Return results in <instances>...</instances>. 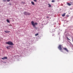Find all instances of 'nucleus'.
Returning a JSON list of instances; mask_svg holds the SVG:
<instances>
[{
  "label": "nucleus",
  "mask_w": 73,
  "mask_h": 73,
  "mask_svg": "<svg viewBox=\"0 0 73 73\" xmlns=\"http://www.w3.org/2000/svg\"><path fill=\"white\" fill-rule=\"evenodd\" d=\"M58 48L62 52V45H59V46L58 47Z\"/></svg>",
  "instance_id": "f03ea898"
},
{
  "label": "nucleus",
  "mask_w": 73,
  "mask_h": 73,
  "mask_svg": "<svg viewBox=\"0 0 73 73\" xmlns=\"http://www.w3.org/2000/svg\"><path fill=\"white\" fill-rule=\"evenodd\" d=\"M47 18L48 19V18H49V17H47Z\"/></svg>",
  "instance_id": "5701e85b"
},
{
  "label": "nucleus",
  "mask_w": 73,
  "mask_h": 73,
  "mask_svg": "<svg viewBox=\"0 0 73 73\" xmlns=\"http://www.w3.org/2000/svg\"><path fill=\"white\" fill-rule=\"evenodd\" d=\"M2 60H5V59H7V57L5 56V57H4L3 58H2Z\"/></svg>",
  "instance_id": "423d86ee"
},
{
  "label": "nucleus",
  "mask_w": 73,
  "mask_h": 73,
  "mask_svg": "<svg viewBox=\"0 0 73 73\" xmlns=\"http://www.w3.org/2000/svg\"><path fill=\"white\" fill-rule=\"evenodd\" d=\"M7 23H9V20L8 19H7Z\"/></svg>",
  "instance_id": "4468645a"
},
{
  "label": "nucleus",
  "mask_w": 73,
  "mask_h": 73,
  "mask_svg": "<svg viewBox=\"0 0 73 73\" xmlns=\"http://www.w3.org/2000/svg\"><path fill=\"white\" fill-rule=\"evenodd\" d=\"M3 1L4 2L6 1V0H3Z\"/></svg>",
  "instance_id": "412c9836"
},
{
  "label": "nucleus",
  "mask_w": 73,
  "mask_h": 73,
  "mask_svg": "<svg viewBox=\"0 0 73 73\" xmlns=\"http://www.w3.org/2000/svg\"><path fill=\"white\" fill-rule=\"evenodd\" d=\"M31 24L33 25V27L36 30H37L38 29V27H36V25H38V23L37 22L35 23L33 21H32L31 22Z\"/></svg>",
  "instance_id": "f257e3e1"
},
{
  "label": "nucleus",
  "mask_w": 73,
  "mask_h": 73,
  "mask_svg": "<svg viewBox=\"0 0 73 73\" xmlns=\"http://www.w3.org/2000/svg\"><path fill=\"white\" fill-rule=\"evenodd\" d=\"M50 32L51 33H52V32H54V30H53L52 31V30H51L50 31Z\"/></svg>",
  "instance_id": "6e6552de"
},
{
  "label": "nucleus",
  "mask_w": 73,
  "mask_h": 73,
  "mask_svg": "<svg viewBox=\"0 0 73 73\" xmlns=\"http://www.w3.org/2000/svg\"><path fill=\"white\" fill-rule=\"evenodd\" d=\"M67 5H69V6H70V5H71V4H70L69 3H67Z\"/></svg>",
  "instance_id": "9d476101"
},
{
  "label": "nucleus",
  "mask_w": 73,
  "mask_h": 73,
  "mask_svg": "<svg viewBox=\"0 0 73 73\" xmlns=\"http://www.w3.org/2000/svg\"><path fill=\"white\" fill-rule=\"evenodd\" d=\"M31 4H32V5H35V3H34V2L33 1H31Z\"/></svg>",
  "instance_id": "1a4fd4ad"
},
{
  "label": "nucleus",
  "mask_w": 73,
  "mask_h": 73,
  "mask_svg": "<svg viewBox=\"0 0 73 73\" xmlns=\"http://www.w3.org/2000/svg\"><path fill=\"white\" fill-rule=\"evenodd\" d=\"M7 49H9V47H8V46H7Z\"/></svg>",
  "instance_id": "f3484780"
},
{
  "label": "nucleus",
  "mask_w": 73,
  "mask_h": 73,
  "mask_svg": "<svg viewBox=\"0 0 73 73\" xmlns=\"http://www.w3.org/2000/svg\"><path fill=\"white\" fill-rule=\"evenodd\" d=\"M6 44H8L9 45H14V44H13V42H12L11 41H9L8 42H7L6 43Z\"/></svg>",
  "instance_id": "7ed1b4c3"
},
{
  "label": "nucleus",
  "mask_w": 73,
  "mask_h": 73,
  "mask_svg": "<svg viewBox=\"0 0 73 73\" xmlns=\"http://www.w3.org/2000/svg\"><path fill=\"white\" fill-rule=\"evenodd\" d=\"M54 34H53L52 35V36H54Z\"/></svg>",
  "instance_id": "4be33fe9"
},
{
  "label": "nucleus",
  "mask_w": 73,
  "mask_h": 73,
  "mask_svg": "<svg viewBox=\"0 0 73 73\" xmlns=\"http://www.w3.org/2000/svg\"><path fill=\"white\" fill-rule=\"evenodd\" d=\"M38 33H37L36 34H35V36H38Z\"/></svg>",
  "instance_id": "ddd939ff"
},
{
  "label": "nucleus",
  "mask_w": 73,
  "mask_h": 73,
  "mask_svg": "<svg viewBox=\"0 0 73 73\" xmlns=\"http://www.w3.org/2000/svg\"><path fill=\"white\" fill-rule=\"evenodd\" d=\"M72 41H73V39H72Z\"/></svg>",
  "instance_id": "393cba45"
},
{
  "label": "nucleus",
  "mask_w": 73,
  "mask_h": 73,
  "mask_svg": "<svg viewBox=\"0 0 73 73\" xmlns=\"http://www.w3.org/2000/svg\"><path fill=\"white\" fill-rule=\"evenodd\" d=\"M52 3H54V2H55V1L54 0H53L52 1Z\"/></svg>",
  "instance_id": "2eb2a0df"
},
{
  "label": "nucleus",
  "mask_w": 73,
  "mask_h": 73,
  "mask_svg": "<svg viewBox=\"0 0 73 73\" xmlns=\"http://www.w3.org/2000/svg\"><path fill=\"white\" fill-rule=\"evenodd\" d=\"M34 1H35V2H37V0H33Z\"/></svg>",
  "instance_id": "a211bd4d"
},
{
  "label": "nucleus",
  "mask_w": 73,
  "mask_h": 73,
  "mask_svg": "<svg viewBox=\"0 0 73 73\" xmlns=\"http://www.w3.org/2000/svg\"><path fill=\"white\" fill-rule=\"evenodd\" d=\"M66 38H67V39H68V40H70V39H69V38L68 37H66Z\"/></svg>",
  "instance_id": "dca6fc26"
},
{
  "label": "nucleus",
  "mask_w": 73,
  "mask_h": 73,
  "mask_svg": "<svg viewBox=\"0 0 73 73\" xmlns=\"http://www.w3.org/2000/svg\"><path fill=\"white\" fill-rule=\"evenodd\" d=\"M25 15H26V16H30L31 14L29 13H27L26 11L23 13Z\"/></svg>",
  "instance_id": "20e7f679"
},
{
  "label": "nucleus",
  "mask_w": 73,
  "mask_h": 73,
  "mask_svg": "<svg viewBox=\"0 0 73 73\" xmlns=\"http://www.w3.org/2000/svg\"><path fill=\"white\" fill-rule=\"evenodd\" d=\"M8 47L9 48H11V46H8Z\"/></svg>",
  "instance_id": "6ab92c4d"
},
{
  "label": "nucleus",
  "mask_w": 73,
  "mask_h": 73,
  "mask_svg": "<svg viewBox=\"0 0 73 73\" xmlns=\"http://www.w3.org/2000/svg\"><path fill=\"white\" fill-rule=\"evenodd\" d=\"M48 7H51V5H50V4H48Z\"/></svg>",
  "instance_id": "f8f14e48"
},
{
  "label": "nucleus",
  "mask_w": 73,
  "mask_h": 73,
  "mask_svg": "<svg viewBox=\"0 0 73 73\" xmlns=\"http://www.w3.org/2000/svg\"><path fill=\"white\" fill-rule=\"evenodd\" d=\"M63 49L64 50H65L66 52H69V50H68L67 48H64Z\"/></svg>",
  "instance_id": "39448f33"
},
{
  "label": "nucleus",
  "mask_w": 73,
  "mask_h": 73,
  "mask_svg": "<svg viewBox=\"0 0 73 73\" xmlns=\"http://www.w3.org/2000/svg\"><path fill=\"white\" fill-rule=\"evenodd\" d=\"M67 17H69V15H67Z\"/></svg>",
  "instance_id": "b1692460"
},
{
  "label": "nucleus",
  "mask_w": 73,
  "mask_h": 73,
  "mask_svg": "<svg viewBox=\"0 0 73 73\" xmlns=\"http://www.w3.org/2000/svg\"><path fill=\"white\" fill-rule=\"evenodd\" d=\"M7 2H9V1H10V0H7Z\"/></svg>",
  "instance_id": "aec40b11"
},
{
  "label": "nucleus",
  "mask_w": 73,
  "mask_h": 73,
  "mask_svg": "<svg viewBox=\"0 0 73 73\" xmlns=\"http://www.w3.org/2000/svg\"><path fill=\"white\" fill-rule=\"evenodd\" d=\"M5 33H9V32H10V31H5Z\"/></svg>",
  "instance_id": "0eeeda50"
},
{
  "label": "nucleus",
  "mask_w": 73,
  "mask_h": 73,
  "mask_svg": "<svg viewBox=\"0 0 73 73\" xmlns=\"http://www.w3.org/2000/svg\"><path fill=\"white\" fill-rule=\"evenodd\" d=\"M65 13H64L62 15V16H63V17H64L65 15Z\"/></svg>",
  "instance_id": "9b49d317"
}]
</instances>
